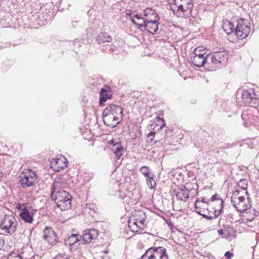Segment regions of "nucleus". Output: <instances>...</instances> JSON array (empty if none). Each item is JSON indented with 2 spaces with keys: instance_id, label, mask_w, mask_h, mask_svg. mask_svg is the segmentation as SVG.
I'll return each instance as SVG.
<instances>
[{
  "instance_id": "f257e3e1",
  "label": "nucleus",
  "mask_w": 259,
  "mask_h": 259,
  "mask_svg": "<svg viewBox=\"0 0 259 259\" xmlns=\"http://www.w3.org/2000/svg\"><path fill=\"white\" fill-rule=\"evenodd\" d=\"M51 197L61 210L70 208L71 196L67 191L60 189L59 183L57 181L53 184Z\"/></svg>"
},
{
  "instance_id": "f03ea898",
  "label": "nucleus",
  "mask_w": 259,
  "mask_h": 259,
  "mask_svg": "<svg viewBox=\"0 0 259 259\" xmlns=\"http://www.w3.org/2000/svg\"><path fill=\"white\" fill-rule=\"evenodd\" d=\"M228 59V55L225 50L209 54L207 67L210 70L221 68L226 64Z\"/></svg>"
},
{
  "instance_id": "7ed1b4c3",
  "label": "nucleus",
  "mask_w": 259,
  "mask_h": 259,
  "mask_svg": "<svg viewBox=\"0 0 259 259\" xmlns=\"http://www.w3.org/2000/svg\"><path fill=\"white\" fill-rule=\"evenodd\" d=\"M193 56L191 57V61L193 64L199 68L207 67L208 61V54L203 47L196 48L193 53Z\"/></svg>"
},
{
  "instance_id": "20e7f679",
  "label": "nucleus",
  "mask_w": 259,
  "mask_h": 259,
  "mask_svg": "<svg viewBox=\"0 0 259 259\" xmlns=\"http://www.w3.org/2000/svg\"><path fill=\"white\" fill-rule=\"evenodd\" d=\"M142 259H168L166 249L162 246L151 247L142 256Z\"/></svg>"
},
{
  "instance_id": "39448f33",
  "label": "nucleus",
  "mask_w": 259,
  "mask_h": 259,
  "mask_svg": "<svg viewBox=\"0 0 259 259\" xmlns=\"http://www.w3.org/2000/svg\"><path fill=\"white\" fill-rule=\"evenodd\" d=\"M235 34L238 39H242L246 37L250 32V27L247 21L244 18H240L237 21Z\"/></svg>"
},
{
  "instance_id": "423d86ee",
  "label": "nucleus",
  "mask_w": 259,
  "mask_h": 259,
  "mask_svg": "<svg viewBox=\"0 0 259 259\" xmlns=\"http://www.w3.org/2000/svg\"><path fill=\"white\" fill-rule=\"evenodd\" d=\"M16 222L15 218L12 215H5L2 220L0 228L5 230V232L12 234L16 230Z\"/></svg>"
},
{
  "instance_id": "0eeeda50",
  "label": "nucleus",
  "mask_w": 259,
  "mask_h": 259,
  "mask_svg": "<svg viewBox=\"0 0 259 259\" xmlns=\"http://www.w3.org/2000/svg\"><path fill=\"white\" fill-rule=\"evenodd\" d=\"M20 183L23 188L30 187L35 185L37 181V176L35 172L29 169L20 176Z\"/></svg>"
},
{
  "instance_id": "6e6552de",
  "label": "nucleus",
  "mask_w": 259,
  "mask_h": 259,
  "mask_svg": "<svg viewBox=\"0 0 259 259\" xmlns=\"http://www.w3.org/2000/svg\"><path fill=\"white\" fill-rule=\"evenodd\" d=\"M241 95L243 102L246 105H254L259 102V94L253 89L243 90Z\"/></svg>"
},
{
  "instance_id": "1a4fd4ad",
  "label": "nucleus",
  "mask_w": 259,
  "mask_h": 259,
  "mask_svg": "<svg viewBox=\"0 0 259 259\" xmlns=\"http://www.w3.org/2000/svg\"><path fill=\"white\" fill-rule=\"evenodd\" d=\"M159 18L150 19H146L143 21L142 23H138V28L141 30H146L152 34H154L158 29Z\"/></svg>"
},
{
  "instance_id": "9d476101",
  "label": "nucleus",
  "mask_w": 259,
  "mask_h": 259,
  "mask_svg": "<svg viewBox=\"0 0 259 259\" xmlns=\"http://www.w3.org/2000/svg\"><path fill=\"white\" fill-rule=\"evenodd\" d=\"M175 192L177 198L182 201H186L190 196L193 197L197 194L196 189L191 188L190 186H184V188H179L175 190Z\"/></svg>"
},
{
  "instance_id": "9b49d317",
  "label": "nucleus",
  "mask_w": 259,
  "mask_h": 259,
  "mask_svg": "<svg viewBox=\"0 0 259 259\" xmlns=\"http://www.w3.org/2000/svg\"><path fill=\"white\" fill-rule=\"evenodd\" d=\"M192 8V0H182L180 5H179L178 9H174V14L178 17H186L187 15L185 13L188 10H191Z\"/></svg>"
},
{
  "instance_id": "f8f14e48",
  "label": "nucleus",
  "mask_w": 259,
  "mask_h": 259,
  "mask_svg": "<svg viewBox=\"0 0 259 259\" xmlns=\"http://www.w3.org/2000/svg\"><path fill=\"white\" fill-rule=\"evenodd\" d=\"M42 238L51 245H54L59 241V238L56 232L50 227H47L44 230Z\"/></svg>"
},
{
  "instance_id": "ddd939ff",
  "label": "nucleus",
  "mask_w": 259,
  "mask_h": 259,
  "mask_svg": "<svg viewBox=\"0 0 259 259\" xmlns=\"http://www.w3.org/2000/svg\"><path fill=\"white\" fill-rule=\"evenodd\" d=\"M111 40V37L106 32H102L99 34L97 39L99 44H103V46L105 47V49L102 50L106 52H111V46L107 44H109Z\"/></svg>"
},
{
  "instance_id": "4468645a",
  "label": "nucleus",
  "mask_w": 259,
  "mask_h": 259,
  "mask_svg": "<svg viewBox=\"0 0 259 259\" xmlns=\"http://www.w3.org/2000/svg\"><path fill=\"white\" fill-rule=\"evenodd\" d=\"M102 117L104 124L110 127H114L120 122L117 117L109 113H105V110L103 112Z\"/></svg>"
},
{
  "instance_id": "2eb2a0df",
  "label": "nucleus",
  "mask_w": 259,
  "mask_h": 259,
  "mask_svg": "<svg viewBox=\"0 0 259 259\" xmlns=\"http://www.w3.org/2000/svg\"><path fill=\"white\" fill-rule=\"evenodd\" d=\"M105 113H109L111 115L117 117V119L120 121L122 118V109L118 105L111 104L108 105L105 109Z\"/></svg>"
},
{
  "instance_id": "dca6fc26",
  "label": "nucleus",
  "mask_w": 259,
  "mask_h": 259,
  "mask_svg": "<svg viewBox=\"0 0 259 259\" xmlns=\"http://www.w3.org/2000/svg\"><path fill=\"white\" fill-rule=\"evenodd\" d=\"M248 199V197H247V199L244 197H242L239 200L236 199L235 202L232 204L233 206L240 212L246 211L251 206Z\"/></svg>"
},
{
  "instance_id": "f3484780",
  "label": "nucleus",
  "mask_w": 259,
  "mask_h": 259,
  "mask_svg": "<svg viewBox=\"0 0 259 259\" xmlns=\"http://www.w3.org/2000/svg\"><path fill=\"white\" fill-rule=\"evenodd\" d=\"M52 168L55 171H60L67 166V159L64 157L53 159L51 162Z\"/></svg>"
},
{
  "instance_id": "a211bd4d",
  "label": "nucleus",
  "mask_w": 259,
  "mask_h": 259,
  "mask_svg": "<svg viewBox=\"0 0 259 259\" xmlns=\"http://www.w3.org/2000/svg\"><path fill=\"white\" fill-rule=\"evenodd\" d=\"M98 236V230L95 229L86 230L84 231L82 236H81L82 239L80 240V241H83L84 243H90L92 240L96 239Z\"/></svg>"
},
{
  "instance_id": "6ab92c4d",
  "label": "nucleus",
  "mask_w": 259,
  "mask_h": 259,
  "mask_svg": "<svg viewBox=\"0 0 259 259\" xmlns=\"http://www.w3.org/2000/svg\"><path fill=\"white\" fill-rule=\"evenodd\" d=\"M109 144L112 145L111 150L115 155L116 157L119 159L123 155V152L124 151V148L121 145L120 142H115L113 139L110 140L108 142Z\"/></svg>"
},
{
  "instance_id": "aec40b11",
  "label": "nucleus",
  "mask_w": 259,
  "mask_h": 259,
  "mask_svg": "<svg viewBox=\"0 0 259 259\" xmlns=\"http://www.w3.org/2000/svg\"><path fill=\"white\" fill-rule=\"evenodd\" d=\"M131 218H134L135 221L139 223L140 224L139 227L141 229H144L145 225L144 224L146 215L145 213L141 210L135 211L133 212V215L130 217Z\"/></svg>"
},
{
  "instance_id": "412c9836",
  "label": "nucleus",
  "mask_w": 259,
  "mask_h": 259,
  "mask_svg": "<svg viewBox=\"0 0 259 259\" xmlns=\"http://www.w3.org/2000/svg\"><path fill=\"white\" fill-rule=\"evenodd\" d=\"M222 27L226 33L229 35L235 34V27L233 22L227 19L224 20L222 24Z\"/></svg>"
},
{
  "instance_id": "4be33fe9",
  "label": "nucleus",
  "mask_w": 259,
  "mask_h": 259,
  "mask_svg": "<svg viewBox=\"0 0 259 259\" xmlns=\"http://www.w3.org/2000/svg\"><path fill=\"white\" fill-rule=\"evenodd\" d=\"M19 215L22 220L28 223H31L33 220V214L28 211L26 207L22 209Z\"/></svg>"
},
{
  "instance_id": "5701e85b",
  "label": "nucleus",
  "mask_w": 259,
  "mask_h": 259,
  "mask_svg": "<svg viewBox=\"0 0 259 259\" xmlns=\"http://www.w3.org/2000/svg\"><path fill=\"white\" fill-rule=\"evenodd\" d=\"M112 97V95L110 91L102 88L100 92V99L99 103L101 105H103V104L108 99H110Z\"/></svg>"
},
{
  "instance_id": "b1692460",
  "label": "nucleus",
  "mask_w": 259,
  "mask_h": 259,
  "mask_svg": "<svg viewBox=\"0 0 259 259\" xmlns=\"http://www.w3.org/2000/svg\"><path fill=\"white\" fill-rule=\"evenodd\" d=\"M156 121L158 123H156L155 122H153L150 125H148V128L150 130H153L155 131H158L162 129L165 125L164 120L160 117L156 118Z\"/></svg>"
},
{
  "instance_id": "393cba45",
  "label": "nucleus",
  "mask_w": 259,
  "mask_h": 259,
  "mask_svg": "<svg viewBox=\"0 0 259 259\" xmlns=\"http://www.w3.org/2000/svg\"><path fill=\"white\" fill-rule=\"evenodd\" d=\"M80 239L81 236L72 234L65 240V244L69 246L75 245L77 242H80Z\"/></svg>"
},
{
  "instance_id": "a878e982",
  "label": "nucleus",
  "mask_w": 259,
  "mask_h": 259,
  "mask_svg": "<svg viewBox=\"0 0 259 259\" xmlns=\"http://www.w3.org/2000/svg\"><path fill=\"white\" fill-rule=\"evenodd\" d=\"M139 223L137 222L134 218H130L128 221V227L132 232L137 233L139 229H140L139 227Z\"/></svg>"
},
{
  "instance_id": "bb28decb",
  "label": "nucleus",
  "mask_w": 259,
  "mask_h": 259,
  "mask_svg": "<svg viewBox=\"0 0 259 259\" xmlns=\"http://www.w3.org/2000/svg\"><path fill=\"white\" fill-rule=\"evenodd\" d=\"M144 15L148 17L149 19H150V18L152 19L159 18L155 10L150 8H147L144 10Z\"/></svg>"
},
{
  "instance_id": "cd10ccee",
  "label": "nucleus",
  "mask_w": 259,
  "mask_h": 259,
  "mask_svg": "<svg viewBox=\"0 0 259 259\" xmlns=\"http://www.w3.org/2000/svg\"><path fill=\"white\" fill-rule=\"evenodd\" d=\"M238 187L243 191H245V193L247 195L248 192L247 191V188L248 187L247 181L245 179H241L238 183Z\"/></svg>"
},
{
  "instance_id": "c85d7f7f",
  "label": "nucleus",
  "mask_w": 259,
  "mask_h": 259,
  "mask_svg": "<svg viewBox=\"0 0 259 259\" xmlns=\"http://www.w3.org/2000/svg\"><path fill=\"white\" fill-rule=\"evenodd\" d=\"M223 199H219V204L220 205L218 209H216L215 208H214V215L213 216L214 219L217 218L218 217L220 214L222 213V210L223 207Z\"/></svg>"
},
{
  "instance_id": "c756f323",
  "label": "nucleus",
  "mask_w": 259,
  "mask_h": 259,
  "mask_svg": "<svg viewBox=\"0 0 259 259\" xmlns=\"http://www.w3.org/2000/svg\"><path fill=\"white\" fill-rule=\"evenodd\" d=\"M240 192L241 191L238 189H237L234 192H233L231 196V203L232 204L235 202L236 199L237 200H239L242 197H244L243 196H242L240 194Z\"/></svg>"
},
{
  "instance_id": "7c9ffc66",
  "label": "nucleus",
  "mask_w": 259,
  "mask_h": 259,
  "mask_svg": "<svg viewBox=\"0 0 259 259\" xmlns=\"http://www.w3.org/2000/svg\"><path fill=\"white\" fill-rule=\"evenodd\" d=\"M182 0H168L169 4H170V9L174 12V9H178L179 5H180Z\"/></svg>"
},
{
  "instance_id": "2f4dec72",
  "label": "nucleus",
  "mask_w": 259,
  "mask_h": 259,
  "mask_svg": "<svg viewBox=\"0 0 259 259\" xmlns=\"http://www.w3.org/2000/svg\"><path fill=\"white\" fill-rule=\"evenodd\" d=\"M147 178V184L150 189L154 188L156 186V182L153 178V175H151Z\"/></svg>"
},
{
  "instance_id": "473e14b6",
  "label": "nucleus",
  "mask_w": 259,
  "mask_h": 259,
  "mask_svg": "<svg viewBox=\"0 0 259 259\" xmlns=\"http://www.w3.org/2000/svg\"><path fill=\"white\" fill-rule=\"evenodd\" d=\"M140 171L144 175L145 177H149V176L151 175L150 169L146 166H142L140 169Z\"/></svg>"
},
{
  "instance_id": "72a5a7b5",
  "label": "nucleus",
  "mask_w": 259,
  "mask_h": 259,
  "mask_svg": "<svg viewBox=\"0 0 259 259\" xmlns=\"http://www.w3.org/2000/svg\"><path fill=\"white\" fill-rule=\"evenodd\" d=\"M201 207V202L199 199H197L195 203V210L199 214H202L200 207Z\"/></svg>"
},
{
  "instance_id": "f704fd0d",
  "label": "nucleus",
  "mask_w": 259,
  "mask_h": 259,
  "mask_svg": "<svg viewBox=\"0 0 259 259\" xmlns=\"http://www.w3.org/2000/svg\"><path fill=\"white\" fill-rule=\"evenodd\" d=\"M7 259H22V258L18 254L12 253L9 255Z\"/></svg>"
},
{
  "instance_id": "c9c22d12",
  "label": "nucleus",
  "mask_w": 259,
  "mask_h": 259,
  "mask_svg": "<svg viewBox=\"0 0 259 259\" xmlns=\"http://www.w3.org/2000/svg\"><path fill=\"white\" fill-rule=\"evenodd\" d=\"M155 135V132H151L147 135V138L149 140L150 142L151 143L154 138Z\"/></svg>"
},
{
  "instance_id": "e433bc0d",
  "label": "nucleus",
  "mask_w": 259,
  "mask_h": 259,
  "mask_svg": "<svg viewBox=\"0 0 259 259\" xmlns=\"http://www.w3.org/2000/svg\"><path fill=\"white\" fill-rule=\"evenodd\" d=\"M225 256L227 257V259H231V257L233 256V254L230 251H227L225 252Z\"/></svg>"
},
{
  "instance_id": "4c0bfd02",
  "label": "nucleus",
  "mask_w": 259,
  "mask_h": 259,
  "mask_svg": "<svg viewBox=\"0 0 259 259\" xmlns=\"http://www.w3.org/2000/svg\"><path fill=\"white\" fill-rule=\"evenodd\" d=\"M125 13H126V15L127 16H129L130 17V18L133 17V13L132 12V11L130 10H126L125 11Z\"/></svg>"
},
{
  "instance_id": "58836bf2",
  "label": "nucleus",
  "mask_w": 259,
  "mask_h": 259,
  "mask_svg": "<svg viewBox=\"0 0 259 259\" xmlns=\"http://www.w3.org/2000/svg\"><path fill=\"white\" fill-rule=\"evenodd\" d=\"M201 215H202L203 218H204L206 219H208V220H212V219H214L213 216H211L210 215H207V214L202 213V214H201Z\"/></svg>"
},
{
  "instance_id": "ea45409f",
  "label": "nucleus",
  "mask_w": 259,
  "mask_h": 259,
  "mask_svg": "<svg viewBox=\"0 0 259 259\" xmlns=\"http://www.w3.org/2000/svg\"><path fill=\"white\" fill-rule=\"evenodd\" d=\"M135 18L137 19V21H144L143 17H141L140 15L136 14L134 15Z\"/></svg>"
},
{
  "instance_id": "a19ab883",
  "label": "nucleus",
  "mask_w": 259,
  "mask_h": 259,
  "mask_svg": "<svg viewBox=\"0 0 259 259\" xmlns=\"http://www.w3.org/2000/svg\"><path fill=\"white\" fill-rule=\"evenodd\" d=\"M5 245V240L3 238H0V250H2Z\"/></svg>"
},
{
  "instance_id": "79ce46f5",
  "label": "nucleus",
  "mask_w": 259,
  "mask_h": 259,
  "mask_svg": "<svg viewBox=\"0 0 259 259\" xmlns=\"http://www.w3.org/2000/svg\"><path fill=\"white\" fill-rule=\"evenodd\" d=\"M254 217H252L250 218H244V221H246V222H251L254 219Z\"/></svg>"
},
{
  "instance_id": "37998d69",
  "label": "nucleus",
  "mask_w": 259,
  "mask_h": 259,
  "mask_svg": "<svg viewBox=\"0 0 259 259\" xmlns=\"http://www.w3.org/2000/svg\"><path fill=\"white\" fill-rule=\"evenodd\" d=\"M96 77H94L93 78V80H97V81H99V80L101 79L102 80L103 79V78L101 76H99V75H96L95 76Z\"/></svg>"
},
{
  "instance_id": "c03bdc74",
  "label": "nucleus",
  "mask_w": 259,
  "mask_h": 259,
  "mask_svg": "<svg viewBox=\"0 0 259 259\" xmlns=\"http://www.w3.org/2000/svg\"><path fill=\"white\" fill-rule=\"evenodd\" d=\"M134 18H134V17L133 16V17H132L130 18V20H131V21H132V22L134 24H135V25H137V26L138 27V24L139 23L137 22L136 21V20H135V19H134Z\"/></svg>"
},
{
  "instance_id": "a18cd8bd",
  "label": "nucleus",
  "mask_w": 259,
  "mask_h": 259,
  "mask_svg": "<svg viewBox=\"0 0 259 259\" xmlns=\"http://www.w3.org/2000/svg\"><path fill=\"white\" fill-rule=\"evenodd\" d=\"M217 195H213V196L211 197V199H210V200H211V201H214V200H217V201L219 202V199H220V198H219V199H218V198H217Z\"/></svg>"
},
{
  "instance_id": "49530a36",
  "label": "nucleus",
  "mask_w": 259,
  "mask_h": 259,
  "mask_svg": "<svg viewBox=\"0 0 259 259\" xmlns=\"http://www.w3.org/2000/svg\"><path fill=\"white\" fill-rule=\"evenodd\" d=\"M55 259H68L67 258H64L62 255L59 254L58 256L56 257Z\"/></svg>"
},
{
  "instance_id": "de8ad7c7",
  "label": "nucleus",
  "mask_w": 259,
  "mask_h": 259,
  "mask_svg": "<svg viewBox=\"0 0 259 259\" xmlns=\"http://www.w3.org/2000/svg\"><path fill=\"white\" fill-rule=\"evenodd\" d=\"M201 202V203H203V204L206 203V202L205 201V199L204 198H203L201 199V201H200ZM207 203H208V201L207 202Z\"/></svg>"
},
{
  "instance_id": "09e8293b",
  "label": "nucleus",
  "mask_w": 259,
  "mask_h": 259,
  "mask_svg": "<svg viewBox=\"0 0 259 259\" xmlns=\"http://www.w3.org/2000/svg\"><path fill=\"white\" fill-rule=\"evenodd\" d=\"M218 233L219 234L222 235V234H223L224 231L222 229L219 230H218Z\"/></svg>"
},
{
  "instance_id": "8fccbe9b",
  "label": "nucleus",
  "mask_w": 259,
  "mask_h": 259,
  "mask_svg": "<svg viewBox=\"0 0 259 259\" xmlns=\"http://www.w3.org/2000/svg\"><path fill=\"white\" fill-rule=\"evenodd\" d=\"M3 177V172L0 171V178H2Z\"/></svg>"
},
{
  "instance_id": "3c124183",
  "label": "nucleus",
  "mask_w": 259,
  "mask_h": 259,
  "mask_svg": "<svg viewBox=\"0 0 259 259\" xmlns=\"http://www.w3.org/2000/svg\"><path fill=\"white\" fill-rule=\"evenodd\" d=\"M244 115H245V114H244V113H243V114H242V118H244Z\"/></svg>"
},
{
  "instance_id": "603ef678",
  "label": "nucleus",
  "mask_w": 259,
  "mask_h": 259,
  "mask_svg": "<svg viewBox=\"0 0 259 259\" xmlns=\"http://www.w3.org/2000/svg\"><path fill=\"white\" fill-rule=\"evenodd\" d=\"M138 23H142V21H137Z\"/></svg>"
},
{
  "instance_id": "864d4df0",
  "label": "nucleus",
  "mask_w": 259,
  "mask_h": 259,
  "mask_svg": "<svg viewBox=\"0 0 259 259\" xmlns=\"http://www.w3.org/2000/svg\"><path fill=\"white\" fill-rule=\"evenodd\" d=\"M104 252H105V253H107L108 252V251H107V250H106V251H104Z\"/></svg>"
},
{
  "instance_id": "5fc2aeb1",
  "label": "nucleus",
  "mask_w": 259,
  "mask_h": 259,
  "mask_svg": "<svg viewBox=\"0 0 259 259\" xmlns=\"http://www.w3.org/2000/svg\"><path fill=\"white\" fill-rule=\"evenodd\" d=\"M195 103V101H193V103H193V104H194Z\"/></svg>"
},
{
  "instance_id": "6e6d98bb",
  "label": "nucleus",
  "mask_w": 259,
  "mask_h": 259,
  "mask_svg": "<svg viewBox=\"0 0 259 259\" xmlns=\"http://www.w3.org/2000/svg\"><path fill=\"white\" fill-rule=\"evenodd\" d=\"M195 103V101H193V103H193V104H194Z\"/></svg>"
}]
</instances>
